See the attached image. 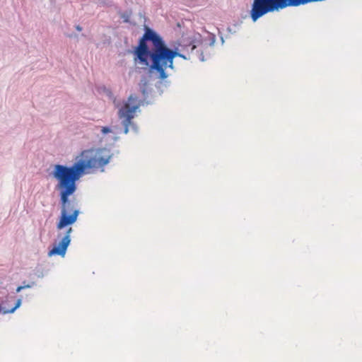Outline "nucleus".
Returning <instances> with one entry per match:
<instances>
[{
	"label": "nucleus",
	"mask_w": 362,
	"mask_h": 362,
	"mask_svg": "<svg viewBox=\"0 0 362 362\" xmlns=\"http://www.w3.org/2000/svg\"><path fill=\"white\" fill-rule=\"evenodd\" d=\"M117 13L119 17L122 19L123 23H129L132 25H135V22H133L130 20V17L132 14V10L131 8H128L125 11H122L120 8L117 11Z\"/></svg>",
	"instance_id": "1a4fd4ad"
},
{
	"label": "nucleus",
	"mask_w": 362,
	"mask_h": 362,
	"mask_svg": "<svg viewBox=\"0 0 362 362\" xmlns=\"http://www.w3.org/2000/svg\"><path fill=\"white\" fill-rule=\"evenodd\" d=\"M100 133L102 135L105 136L109 134L110 133L115 134V128L114 126H103L101 128Z\"/></svg>",
	"instance_id": "ddd939ff"
},
{
	"label": "nucleus",
	"mask_w": 362,
	"mask_h": 362,
	"mask_svg": "<svg viewBox=\"0 0 362 362\" xmlns=\"http://www.w3.org/2000/svg\"><path fill=\"white\" fill-rule=\"evenodd\" d=\"M206 41V39L203 38L199 33L189 31L182 33L180 38L171 40L168 45L170 47L177 46V48L182 49L183 52H186L189 54Z\"/></svg>",
	"instance_id": "20e7f679"
},
{
	"label": "nucleus",
	"mask_w": 362,
	"mask_h": 362,
	"mask_svg": "<svg viewBox=\"0 0 362 362\" xmlns=\"http://www.w3.org/2000/svg\"><path fill=\"white\" fill-rule=\"evenodd\" d=\"M121 124L122 128L119 127L118 126H114L115 128V134H121L123 133L124 134H127L129 132V127L132 124V120L127 119H120Z\"/></svg>",
	"instance_id": "9d476101"
},
{
	"label": "nucleus",
	"mask_w": 362,
	"mask_h": 362,
	"mask_svg": "<svg viewBox=\"0 0 362 362\" xmlns=\"http://www.w3.org/2000/svg\"><path fill=\"white\" fill-rule=\"evenodd\" d=\"M201 48L196 50L198 59L200 62H205L210 59L212 56V53L208 51V46L206 45V41L202 45H200Z\"/></svg>",
	"instance_id": "0eeeda50"
},
{
	"label": "nucleus",
	"mask_w": 362,
	"mask_h": 362,
	"mask_svg": "<svg viewBox=\"0 0 362 362\" xmlns=\"http://www.w3.org/2000/svg\"><path fill=\"white\" fill-rule=\"evenodd\" d=\"M21 285H22L23 289L31 288H33L35 285V281H30V282L27 283L26 281H23L21 283Z\"/></svg>",
	"instance_id": "4468645a"
},
{
	"label": "nucleus",
	"mask_w": 362,
	"mask_h": 362,
	"mask_svg": "<svg viewBox=\"0 0 362 362\" xmlns=\"http://www.w3.org/2000/svg\"><path fill=\"white\" fill-rule=\"evenodd\" d=\"M133 101H136V99L133 98V94H130L126 100H117L114 105L118 109L117 116L119 119L132 120L135 118L139 112Z\"/></svg>",
	"instance_id": "39448f33"
},
{
	"label": "nucleus",
	"mask_w": 362,
	"mask_h": 362,
	"mask_svg": "<svg viewBox=\"0 0 362 362\" xmlns=\"http://www.w3.org/2000/svg\"><path fill=\"white\" fill-rule=\"evenodd\" d=\"M144 20L146 21V17L145 16V15H144Z\"/></svg>",
	"instance_id": "a878e982"
},
{
	"label": "nucleus",
	"mask_w": 362,
	"mask_h": 362,
	"mask_svg": "<svg viewBox=\"0 0 362 362\" xmlns=\"http://www.w3.org/2000/svg\"><path fill=\"white\" fill-rule=\"evenodd\" d=\"M124 54H132L134 64L141 66H136V71L139 74H144L141 76H145L147 78L148 87H149L150 80L153 77L158 79L155 87L160 95H162L165 90L170 86L171 82L167 79L169 76L167 71L165 70L166 76H162L163 74L155 65L154 59L139 49L138 47L133 45L132 48L126 49Z\"/></svg>",
	"instance_id": "7ed1b4c3"
},
{
	"label": "nucleus",
	"mask_w": 362,
	"mask_h": 362,
	"mask_svg": "<svg viewBox=\"0 0 362 362\" xmlns=\"http://www.w3.org/2000/svg\"><path fill=\"white\" fill-rule=\"evenodd\" d=\"M103 4L108 7L112 6L113 5V1L110 0L107 1H103Z\"/></svg>",
	"instance_id": "dca6fc26"
},
{
	"label": "nucleus",
	"mask_w": 362,
	"mask_h": 362,
	"mask_svg": "<svg viewBox=\"0 0 362 362\" xmlns=\"http://www.w3.org/2000/svg\"><path fill=\"white\" fill-rule=\"evenodd\" d=\"M36 275H37V277H39V278H42V277H43V276H44V275H43V274H42V272H39L38 271L37 272Z\"/></svg>",
	"instance_id": "412c9836"
},
{
	"label": "nucleus",
	"mask_w": 362,
	"mask_h": 362,
	"mask_svg": "<svg viewBox=\"0 0 362 362\" xmlns=\"http://www.w3.org/2000/svg\"><path fill=\"white\" fill-rule=\"evenodd\" d=\"M227 31L229 33H231V34H233L235 33H236V30L235 29H233L231 26H228L227 28Z\"/></svg>",
	"instance_id": "f3484780"
},
{
	"label": "nucleus",
	"mask_w": 362,
	"mask_h": 362,
	"mask_svg": "<svg viewBox=\"0 0 362 362\" xmlns=\"http://www.w3.org/2000/svg\"><path fill=\"white\" fill-rule=\"evenodd\" d=\"M16 296L11 295H6L4 296L0 297V304L1 306L4 308L5 309H10L12 306L10 305L11 302L13 300H16L17 299Z\"/></svg>",
	"instance_id": "9b49d317"
},
{
	"label": "nucleus",
	"mask_w": 362,
	"mask_h": 362,
	"mask_svg": "<svg viewBox=\"0 0 362 362\" xmlns=\"http://www.w3.org/2000/svg\"><path fill=\"white\" fill-rule=\"evenodd\" d=\"M119 139V136H114L113 140H114V141H117Z\"/></svg>",
	"instance_id": "393cba45"
},
{
	"label": "nucleus",
	"mask_w": 362,
	"mask_h": 362,
	"mask_svg": "<svg viewBox=\"0 0 362 362\" xmlns=\"http://www.w3.org/2000/svg\"><path fill=\"white\" fill-rule=\"evenodd\" d=\"M220 40L221 41V44L223 45L225 40H224V38L222 35H220Z\"/></svg>",
	"instance_id": "4be33fe9"
},
{
	"label": "nucleus",
	"mask_w": 362,
	"mask_h": 362,
	"mask_svg": "<svg viewBox=\"0 0 362 362\" xmlns=\"http://www.w3.org/2000/svg\"><path fill=\"white\" fill-rule=\"evenodd\" d=\"M96 90L99 94H105L110 100L112 101L114 105L117 101V98L115 96L112 90L110 88L106 87L105 85L98 86Z\"/></svg>",
	"instance_id": "6e6552de"
},
{
	"label": "nucleus",
	"mask_w": 362,
	"mask_h": 362,
	"mask_svg": "<svg viewBox=\"0 0 362 362\" xmlns=\"http://www.w3.org/2000/svg\"><path fill=\"white\" fill-rule=\"evenodd\" d=\"M206 34H207L206 37L202 36V37L206 39V45L213 47L216 42V35L212 33H209V32H206Z\"/></svg>",
	"instance_id": "f8f14e48"
},
{
	"label": "nucleus",
	"mask_w": 362,
	"mask_h": 362,
	"mask_svg": "<svg viewBox=\"0 0 362 362\" xmlns=\"http://www.w3.org/2000/svg\"><path fill=\"white\" fill-rule=\"evenodd\" d=\"M241 23H242V21H235V22L233 24V27H234V28H235V27H237L238 25H240Z\"/></svg>",
	"instance_id": "aec40b11"
},
{
	"label": "nucleus",
	"mask_w": 362,
	"mask_h": 362,
	"mask_svg": "<svg viewBox=\"0 0 362 362\" xmlns=\"http://www.w3.org/2000/svg\"><path fill=\"white\" fill-rule=\"evenodd\" d=\"M124 42L125 44H127L128 43V37H125L124 40Z\"/></svg>",
	"instance_id": "b1692460"
},
{
	"label": "nucleus",
	"mask_w": 362,
	"mask_h": 362,
	"mask_svg": "<svg viewBox=\"0 0 362 362\" xmlns=\"http://www.w3.org/2000/svg\"><path fill=\"white\" fill-rule=\"evenodd\" d=\"M139 90L142 95V98L139 99L137 96L133 94V98L136 99V101H133L134 105L136 106L138 112H141L140 107L144 105H148L153 104V101L148 100V95L153 91L152 88L148 87V80L145 76H141L140 81L139 83Z\"/></svg>",
	"instance_id": "423d86ee"
},
{
	"label": "nucleus",
	"mask_w": 362,
	"mask_h": 362,
	"mask_svg": "<svg viewBox=\"0 0 362 362\" xmlns=\"http://www.w3.org/2000/svg\"><path fill=\"white\" fill-rule=\"evenodd\" d=\"M135 46L154 59L156 66L162 76H165L168 68L175 70L173 62L175 57H178L185 60L190 59L177 46L170 47L158 32L147 25L144 26V33L139 37Z\"/></svg>",
	"instance_id": "f03ea898"
},
{
	"label": "nucleus",
	"mask_w": 362,
	"mask_h": 362,
	"mask_svg": "<svg viewBox=\"0 0 362 362\" xmlns=\"http://www.w3.org/2000/svg\"><path fill=\"white\" fill-rule=\"evenodd\" d=\"M120 153L119 150L111 152L106 147L90 148L81 151L71 164L57 163L51 164L46 170L49 177L54 179L57 184L54 189L58 192L60 214L56 223V228L59 232L57 239L49 245L48 257L60 256L64 257L71 244L72 226L77 221L81 214L78 200L75 196L81 178L84 175L97 171L103 173L114 156Z\"/></svg>",
	"instance_id": "f257e3e1"
},
{
	"label": "nucleus",
	"mask_w": 362,
	"mask_h": 362,
	"mask_svg": "<svg viewBox=\"0 0 362 362\" xmlns=\"http://www.w3.org/2000/svg\"><path fill=\"white\" fill-rule=\"evenodd\" d=\"M75 29L76 30H77L78 32H81L83 30V27L80 25H75Z\"/></svg>",
	"instance_id": "6ab92c4d"
},
{
	"label": "nucleus",
	"mask_w": 362,
	"mask_h": 362,
	"mask_svg": "<svg viewBox=\"0 0 362 362\" xmlns=\"http://www.w3.org/2000/svg\"><path fill=\"white\" fill-rule=\"evenodd\" d=\"M246 13H246L245 16H242V17H243V18H245L247 17V13H249V10H248V9H247V10H246Z\"/></svg>",
	"instance_id": "5701e85b"
},
{
	"label": "nucleus",
	"mask_w": 362,
	"mask_h": 362,
	"mask_svg": "<svg viewBox=\"0 0 362 362\" xmlns=\"http://www.w3.org/2000/svg\"><path fill=\"white\" fill-rule=\"evenodd\" d=\"M130 127L132 128V131L136 134H138L139 132V126L137 125V124L136 122H134L133 121V119H132V124L130 125Z\"/></svg>",
	"instance_id": "2eb2a0df"
},
{
	"label": "nucleus",
	"mask_w": 362,
	"mask_h": 362,
	"mask_svg": "<svg viewBox=\"0 0 362 362\" xmlns=\"http://www.w3.org/2000/svg\"><path fill=\"white\" fill-rule=\"evenodd\" d=\"M23 289V287H22V285H18L16 288V293H20L21 291H22Z\"/></svg>",
	"instance_id": "a211bd4d"
}]
</instances>
